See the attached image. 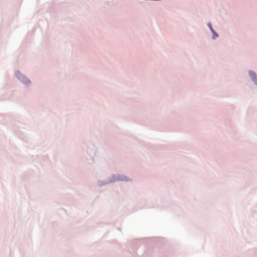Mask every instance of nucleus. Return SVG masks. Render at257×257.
<instances>
[{
	"mask_svg": "<svg viewBox=\"0 0 257 257\" xmlns=\"http://www.w3.org/2000/svg\"><path fill=\"white\" fill-rule=\"evenodd\" d=\"M119 180H122V181H128V179H127L126 177H124L122 178L119 179Z\"/></svg>",
	"mask_w": 257,
	"mask_h": 257,
	"instance_id": "7ed1b4c3",
	"label": "nucleus"
},
{
	"mask_svg": "<svg viewBox=\"0 0 257 257\" xmlns=\"http://www.w3.org/2000/svg\"><path fill=\"white\" fill-rule=\"evenodd\" d=\"M208 27H209L210 30L213 33H215V32L213 30V29H212V27H211V25L210 24H208Z\"/></svg>",
	"mask_w": 257,
	"mask_h": 257,
	"instance_id": "f03ea898",
	"label": "nucleus"
},
{
	"mask_svg": "<svg viewBox=\"0 0 257 257\" xmlns=\"http://www.w3.org/2000/svg\"><path fill=\"white\" fill-rule=\"evenodd\" d=\"M17 77L19 78H20L19 75H20L21 76H22V75L21 74H20V72H17Z\"/></svg>",
	"mask_w": 257,
	"mask_h": 257,
	"instance_id": "20e7f679",
	"label": "nucleus"
},
{
	"mask_svg": "<svg viewBox=\"0 0 257 257\" xmlns=\"http://www.w3.org/2000/svg\"><path fill=\"white\" fill-rule=\"evenodd\" d=\"M249 76L251 78L252 80L256 83H257V76L255 73L253 71H249Z\"/></svg>",
	"mask_w": 257,
	"mask_h": 257,
	"instance_id": "f257e3e1",
	"label": "nucleus"
},
{
	"mask_svg": "<svg viewBox=\"0 0 257 257\" xmlns=\"http://www.w3.org/2000/svg\"><path fill=\"white\" fill-rule=\"evenodd\" d=\"M213 34H214V36H215V35L217 36V34L215 33H213Z\"/></svg>",
	"mask_w": 257,
	"mask_h": 257,
	"instance_id": "39448f33",
	"label": "nucleus"
}]
</instances>
